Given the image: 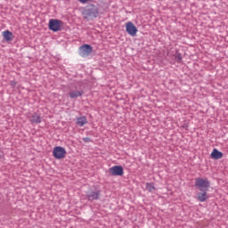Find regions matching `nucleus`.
<instances>
[{
	"instance_id": "nucleus-16",
	"label": "nucleus",
	"mask_w": 228,
	"mask_h": 228,
	"mask_svg": "<svg viewBox=\"0 0 228 228\" xmlns=\"http://www.w3.org/2000/svg\"><path fill=\"white\" fill-rule=\"evenodd\" d=\"M90 0H78L79 3L86 4L89 2Z\"/></svg>"
},
{
	"instance_id": "nucleus-9",
	"label": "nucleus",
	"mask_w": 228,
	"mask_h": 228,
	"mask_svg": "<svg viewBox=\"0 0 228 228\" xmlns=\"http://www.w3.org/2000/svg\"><path fill=\"white\" fill-rule=\"evenodd\" d=\"M2 36L6 42H12L14 39L13 33L10 30L3 31Z\"/></svg>"
},
{
	"instance_id": "nucleus-12",
	"label": "nucleus",
	"mask_w": 228,
	"mask_h": 228,
	"mask_svg": "<svg viewBox=\"0 0 228 228\" xmlns=\"http://www.w3.org/2000/svg\"><path fill=\"white\" fill-rule=\"evenodd\" d=\"M208 191H202L201 192L198 193V200L200 202H205L208 200Z\"/></svg>"
},
{
	"instance_id": "nucleus-3",
	"label": "nucleus",
	"mask_w": 228,
	"mask_h": 228,
	"mask_svg": "<svg viewBox=\"0 0 228 228\" xmlns=\"http://www.w3.org/2000/svg\"><path fill=\"white\" fill-rule=\"evenodd\" d=\"M67 151L62 146H55L53 150V157L56 159H65Z\"/></svg>"
},
{
	"instance_id": "nucleus-13",
	"label": "nucleus",
	"mask_w": 228,
	"mask_h": 228,
	"mask_svg": "<svg viewBox=\"0 0 228 228\" xmlns=\"http://www.w3.org/2000/svg\"><path fill=\"white\" fill-rule=\"evenodd\" d=\"M88 123L87 118L86 116H81L80 118H77L76 119V124L80 126L83 127L84 126H86Z\"/></svg>"
},
{
	"instance_id": "nucleus-15",
	"label": "nucleus",
	"mask_w": 228,
	"mask_h": 228,
	"mask_svg": "<svg viewBox=\"0 0 228 228\" xmlns=\"http://www.w3.org/2000/svg\"><path fill=\"white\" fill-rule=\"evenodd\" d=\"M146 190L148 191H153L156 190V188L153 183H146Z\"/></svg>"
},
{
	"instance_id": "nucleus-1",
	"label": "nucleus",
	"mask_w": 228,
	"mask_h": 228,
	"mask_svg": "<svg viewBox=\"0 0 228 228\" xmlns=\"http://www.w3.org/2000/svg\"><path fill=\"white\" fill-rule=\"evenodd\" d=\"M195 187H197L200 191H208L210 188V182L208 179L196 178Z\"/></svg>"
},
{
	"instance_id": "nucleus-2",
	"label": "nucleus",
	"mask_w": 228,
	"mask_h": 228,
	"mask_svg": "<svg viewBox=\"0 0 228 228\" xmlns=\"http://www.w3.org/2000/svg\"><path fill=\"white\" fill-rule=\"evenodd\" d=\"M63 22L58 19H50L48 22V28L53 32L61 31Z\"/></svg>"
},
{
	"instance_id": "nucleus-11",
	"label": "nucleus",
	"mask_w": 228,
	"mask_h": 228,
	"mask_svg": "<svg viewBox=\"0 0 228 228\" xmlns=\"http://www.w3.org/2000/svg\"><path fill=\"white\" fill-rule=\"evenodd\" d=\"M211 158L214 159H221L224 158V153L222 151H218L216 148H215L211 153Z\"/></svg>"
},
{
	"instance_id": "nucleus-14",
	"label": "nucleus",
	"mask_w": 228,
	"mask_h": 228,
	"mask_svg": "<svg viewBox=\"0 0 228 228\" xmlns=\"http://www.w3.org/2000/svg\"><path fill=\"white\" fill-rule=\"evenodd\" d=\"M84 94L83 90H75V91H70L69 95L71 99H76L77 97H80Z\"/></svg>"
},
{
	"instance_id": "nucleus-4",
	"label": "nucleus",
	"mask_w": 228,
	"mask_h": 228,
	"mask_svg": "<svg viewBox=\"0 0 228 228\" xmlns=\"http://www.w3.org/2000/svg\"><path fill=\"white\" fill-rule=\"evenodd\" d=\"M93 53V46L88 44H85L79 47V55L83 58L88 57Z\"/></svg>"
},
{
	"instance_id": "nucleus-17",
	"label": "nucleus",
	"mask_w": 228,
	"mask_h": 228,
	"mask_svg": "<svg viewBox=\"0 0 228 228\" xmlns=\"http://www.w3.org/2000/svg\"><path fill=\"white\" fill-rule=\"evenodd\" d=\"M10 85H11V86L15 87L16 85H17V82L16 81H11Z\"/></svg>"
},
{
	"instance_id": "nucleus-10",
	"label": "nucleus",
	"mask_w": 228,
	"mask_h": 228,
	"mask_svg": "<svg viewBox=\"0 0 228 228\" xmlns=\"http://www.w3.org/2000/svg\"><path fill=\"white\" fill-rule=\"evenodd\" d=\"M28 120L31 124H40L42 122L41 116H38V114H32L28 117Z\"/></svg>"
},
{
	"instance_id": "nucleus-7",
	"label": "nucleus",
	"mask_w": 228,
	"mask_h": 228,
	"mask_svg": "<svg viewBox=\"0 0 228 228\" xmlns=\"http://www.w3.org/2000/svg\"><path fill=\"white\" fill-rule=\"evenodd\" d=\"M113 176H122L124 175V168L120 166H116L109 169Z\"/></svg>"
},
{
	"instance_id": "nucleus-6",
	"label": "nucleus",
	"mask_w": 228,
	"mask_h": 228,
	"mask_svg": "<svg viewBox=\"0 0 228 228\" xmlns=\"http://www.w3.org/2000/svg\"><path fill=\"white\" fill-rule=\"evenodd\" d=\"M84 15H85V18L87 19V18H97L98 15H99V11L98 9L95 7V6H92L88 9H86L84 11Z\"/></svg>"
},
{
	"instance_id": "nucleus-5",
	"label": "nucleus",
	"mask_w": 228,
	"mask_h": 228,
	"mask_svg": "<svg viewBox=\"0 0 228 228\" xmlns=\"http://www.w3.org/2000/svg\"><path fill=\"white\" fill-rule=\"evenodd\" d=\"M126 31L129 36L135 37L138 33V28L132 21H127L126 22Z\"/></svg>"
},
{
	"instance_id": "nucleus-8",
	"label": "nucleus",
	"mask_w": 228,
	"mask_h": 228,
	"mask_svg": "<svg viewBox=\"0 0 228 228\" xmlns=\"http://www.w3.org/2000/svg\"><path fill=\"white\" fill-rule=\"evenodd\" d=\"M101 196V191H88L86 193V198L88 200L92 201V200H99Z\"/></svg>"
}]
</instances>
